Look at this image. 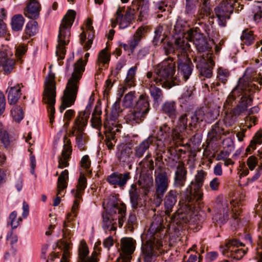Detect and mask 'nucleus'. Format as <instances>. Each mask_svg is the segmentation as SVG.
Returning <instances> with one entry per match:
<instances>
[{
    "instance_id": "obj_1",
    "label": "nucleus",
    "mask_w": 262,
    "mask_h": 262,
    "mask_svg": "<svg viewBox=\"0 0 262 262\" xmlns=\"http://www.w3.org/2000/svg\"><path fill=\"white\" fill-rule=\"evenodd\" d=\"M163 220L161 217L154 218L146 235L147 241L142 246L144 262H154L156 256L163 252V239L165 235Z\"/></svg>"
},
{
    "instance_id": "obj_2",
    "label": "nucleus",
    "mask_w": 262,
    "mask_h": 262,
    "mask_svg": "<svg viewBox=\"0 0 262 262\" xmlns=\"http://www.w3.org/2000/svg\"><path fill=\"white\" fill-rule=\"evenodd\" d=\"M85 64L81 58L75 63L74 71L69 79L63 92L62 103L59 107L61 113L74 103L79 89V81L84 71Z\"/></svg>"
},
{
    "instance_id": "obj_3",
    "label": "nucleus",
    "mask_w": 262,
    "mask_h": 262,
    "mask_svg": "<svg viewBox=\"0 0 262 262\" xmlns=\"http://www.w3.org/2000/svg\"><path fill=\"white\" fill-rule=\"evenodd\" d=\"M115 200L116 199L113 197L112 199H110L107 201L106 207L108 211L102 214V226L106 233L116 230L117 220L119 226L121 227L125 217L126 206L123 204L116 203Z\"/></svg>"
},
{
    "instance_id": "obj_4",
    "label": "nucleus",
    "mask_w": 262,
    "mask_h": 262,
    "mask_svg": "<svg viewBox=\"0 0 262 262\" xmlns=\"http://www.w3.org/2000/svg\"><path fill=\"white\" fill-rule=\"evenodd\" d=\"M175 63L170 58L158 64L155 69V76L152 79L156 84L163 88L170 89L179 84V80L174 77Z\"/></svg>"
},
{
    "instance_id": "obj_5",
    "label": "nucleus",
    "mask_w": 262,
    "mask_h": 262,
    "mask_svg": "<svg viewBox=\"0 0 262 262\" xmlns=\"http://www.w3.org/2000/svg\"><path fill=\"white\" fill-rule=\"evenodd\" d=\"M76 12L72 10H68L63 18L60 25L56 46V55L58 59L64 58L66 53V46L70 42L71 37V28L74 21Z\"/></svg>"
},
{
    "instance_id": "obj_6",
    "label": "nucleus",
    "mask_w": 262,
    "mask_h": 262,
    "mask_svg": "<svg viewBox=\"0 0 262 262\" xmlns=\"http://www.w3.org/2000/svg\"><path fill=\"white\" fill-rule=\"evenodd\" d=\"M255 88V85L251 82L247 83L244 79H240L236 87L228 96L226 102L230 103L236 97L242 95L241 102L237 107V110L240 113L244 112L249 105H251L252 99L250 97V92H253Z\"/></svg>"
},
{
    "instance_id": "obj_7",
    "label": "nucleus",
    "mask_w": 262,
    "mask_h": 262,
    "mask_svg": "<svg viewBox=\"0 0 262 262\" xmlns=\"http://www.w3.org/2000/svg\"><path fill=\"white\" fill-rule=\"evenodd\" d=\"M56 83L55 74L50 71L44 82V90L43 92V102L48 106L50 121L52 123L55 113L54 104L56 96Z\"/></svg>"
},
{
    "instance_id": "obj_8",
    "label": "nucleus",
    "mask_w": 262,
    "mask_h": 262,
    "mask_svg": "<svg viewBox=\"0 0 262 262\" xmlns=\"http://www.w3.org/2000/svg\"><path fill=\"white\" fill-rule=\"evenodd\" d=\"M149 110L148 97L146 95H141L134 108L125 116L126 121L132 124L141 122Z\"/></svg>"
},
{
    "instance_id": "obj_9",
    "label": "nucleus",
    "mask_w": 262,
    "mask_h": 262,
    "mask_svg": "<svg viewBox=\"0 0 262 262\" xmlns=\"http://www.w3.org/2000/svg\"><path fill=\"white\" fill-rule=\"evenodd\" d=\"M89 116V111L79 113L72 127V134L76 137V144L81 150L84 149V144L86 140V134L84 130L88 123Z\"/></svg>"
},
{
    "instance_id": "obj_10",
    "label": "nucleus",
    "mask_w": 262,
    "mask_h": 262,
    "mask_svg": "<svg viewBox=\"0 0 262 262\" xmlns=\"http://www.w3.org/2000/svg\"><path fill=\"white\" fill-rule=\"evenodd\" d=\"M155 192L154 203L156 207L161 205L163 196L167 191L170 180L167 172L162 171L156 173L155 177Z\"/></svg>"
},
{
    "instance_id": "obj_11",
    "label": "nucleus",
    "mask_w": 262,
    "mask_h": 262,
    "mask_svg": "<svg viewBox=\"0 0 262 262\" xmlns=\"http://www.w3.org/2000/svg\"><path fill=\"white\" fill-rule=\"evenodd\" d=\"M244 245L236 239H231L221 247L224 255L230 256L236 259H241L247 252V249L243 248Z\"/></svg>"
},
{
    "instance_id": "obj_12",
    "label": "nucleus",
    "mask_w": 262,
    "mask_h": 262,
    "mask_svg": "<svg viewBox=\"0 0 262 262\" xmlns=\"http://www.w3.org/2000/svg\"><path fill=\"white\" fill-rule=\"evenodd\" d=\"M207 176V172L203 170H198L194 180L191 182L187 190L189 194L193 193L197 201H201L203 196L202 187Z\"/></svg>"
},
{
    "instance_id": "obj_13",
    "label": "nucleus",
    "mask_w": 262,
    "mask_h": 262,
    "mask_svg": "<svg viewBox=\"0 0 262 262\" xmlns=\"http://www.w3.org/2000/svg\"><path fill=\"white\" fill-rule=\"evenodd\" d=\"M193 61L196 63V67L200 70L201 75L210 78L212 75V68L214 64L211 54H207L206 56H195Z\"/></svg>"
},
{
    "instance_id": "obj_14",
    "label": "nucleus",
    "mask_w": 262,
    "mask_h": 262,
    "mask_svg": "<svg viewBox=\"0 0 262 262\" xmlns=\"http://www.w3.org/2000/svg\"><path fill=\"white\" fill-rule=\"evenodd\" d=\"M219 6L215 8V13L218 19L219 24L221 27H225L227 19H229L230 15L233 11V4L236 0H222Z\"/></svg>"
},
{
    "instance_id": "obj_15",
    "label": "nucleus",
    "mask_w": 262,
    "mask_h": 262,
    "mask_svg": "<svg viewBox=\"0 0 262 262\" xmlns=\"http://www.w3.org/2000/svg\"><path fill=\"white\" fill-rule=\"evenodd\" d=\"M12 55V51L7 46L0 50V71L5 75L10 74L14 68L15 61L11 58Z\"/></svg>"
},
{
    "instance_id": "obj_16",
    "label": "nucleus",
    "mask_w": 262,
    "mask_h": 262,
    "mask_svg": "<svg viewBox=\"0 0 262 262\" xmlns=\"http://www.w3.org/2000/svg\"><path fill=\"white\" fill-rule=\"evenodd\" d=\"M232 212V217L236 220L238 219L240 213V203L237 200H232L229 203H225L222 204L223 217H219L221 223L225 222L229 217V212Z\"/></svg>"
},
{
    "instance_id": "obj_17",
    "label": "nucleus",
    "mask_w": 262,
    "mask_h": 262,
    "mask_svg": "<svg viewBox=\"0 0 262 262\" xmlns=\"http://www.w3.org/2000/svg\"><path fill=\"white\" fill-rule=\"evenodd\" d=\"M146 77L148 80H145L146 87L149 89L154 102L159 104L163 99L164 96L162 91L159 88L157 87L154 83V81L151 79L153 77V74L151 72H148L146 74Z\"/></svg>"
},
{
    "instance_id": "obj_18",
    "label": "nucleus",
    "mask_w": 262,
    "mask_h": 262,
    "mask_svg": "<svg viewBox=\"0 0 262 262\" xmlns=\"http://www.w3.org/2000/svg\"><path fill=\"white\" fill-rule=\"evenodd\" d=\"M69 179V171L65 169L60 173L57 180L56 198L54 200L53 205L58 206L61 201V197L64 195L63 190L67 188L68 186V180Z\"/></svg>"
},
{
    "instance_id": "obj_19",
    "label": "nucleus",
    "mask_w": 262,
    "mask_h": 262,
    "mask_svg": "<svg viewBox=\"0 0 262 262\" xmlns=\"http://www.w3.org/2000/svg\"><path fill=\"white\" fill-rule=\"evenodd\" d=\"M188 36L190 41H193L199 52H204L209 49L206 38L203 35L193 30L188 31Z\"/></svg>"
},
{
    "instance_id": "obj_20",
    "label": "nucleus",
    "mask_w": 262,
    "mask_h": 262,
    "mask_svg": "<svg viewBox=\"0 0 262 262\" xmlns=\"http://www.w3.org/2000/svg\"><path fill=\"white\" fill-rule=\"evenodd\" d=\"M78 259L77 262H98L97 257L98 253L95 251L91 256H88L89 248L84 241H81L79 247Z\"/></svg>"
},
{
    "instance_id": "obj_21",
    "label": "nucleus",
    "mask_w": 262,
    "mask_h": 262,
    "mask_svg": "<svg viewBox=\"0 0 262 262\" xmlns=\"http://www.w3.org/2000/svg\"><path fill=\"white\" fill-rule=\"evenodd\" d=\"M187 171L184 167V164L180 162L177 166L174 172L173 186L176 188L183 187L187 180Z\"/></svg>"
},
{
    "instance_id": "obj_22",
    "label": "nucleus",
    "mask_w": 262,
    "mask_h": 262,
    "mask_svg": "<svg viewBox=\"0 0 262 262\" xmlns=\"http://www.w3.org/2000/svg\"><path fill=\"white\" fill-rule=\"evenodd\" d=\"M130 178V176L129 172L124 173L116 172L108 176L107 178V181L115 187H122L126 184L127 181Z\"/></svg>"
},
{
    "instance_id": "obj_23",
    "label": "nucleus",
    "mask_w": 262,
    "mask_h": 262,
    "mask_svg": "<svg viewBox=\"0 0 262 262\" xmlns=\"http://www.w3.org/2000/svg\"><path fill=\"white\" fill-rule=\"evenodd\" d=\"M193 70V66L190 58L185 55L183 59H179L178 71L183 76L184 80L186 81L191 75Z\"/></svg>"
},
{
    "instance_id": "obj_24",
    "label": "nucleus",
    "mask_w": 262,
    "mask_h": 262,
    "mask_svg": "<svg viewBox=\"0 0 262 262\" xmlns=\"http://www.w3.org/2000/svg\"><path fill=\"white\" fill-rule=\"evenodd\" d=\"M132 149L127 145L121 144L117 146L116 156L120 163H129L132 160Z\"/></svg>"
},
{
    "instance_id": "obj_25",
    "label": "nucleus",
    "mask_w": 262,
    "mask_h": 262,
    "mask_svg": "<svg viewBox=\"0 0 262 262\" xmlns=\"http://www.w3.org/2000/svg\"><path fill=\"white\" fill-rule=\"evenodd\" d=\"M41 7L38 2L35 0H30L24 9V15L31 19H37L39 16Z\"/></svg>"
},
{
    "instance_id": "obj_26",
    "label": "nucleus",
    "mask_w": 262,
    "mask_h": 262,
    "mask_svg": "<svg viewBox=\"0 0 262 262\" xmlns=\"http://www.w3.org/2000/svg\"><path fill=\"white\" fill-rule=\"evenodd\" d=\"M177 191L174 189L169 190L164 199L165 213L169 216L173 210V208L177 202Z\"/></svg>"
},
{
    "instance_id": "obj_27",
    "label": "nucleus",
    "mask_w": 262,
    "mask_h": 262,
    "mask_svg": "<svg viewBox=\"0 0 262 262\" xmlns=\"http://www.w3.org/2000/svg\"><path fill=\"white\" fill-rule=\"evenodd\" d=\"M124 10L123 8H119L117 9L115 18L111 19L113 28L118 25L120 29H123L129 25L130 21L123 14Z\"/></svg>"
},
{
    "instance_id": "obj_28",
    "label": "nucleus",
    "mask_w": 262,
    "mask_h": 262,
    "mask_svg": "<svg viewBox=\"0 0 262 262\" xmlns=\"http://www.w3.org/2000/svg\"><path fill=\"white\" fill-rule=\"evenodd\" d=\"M111 56L107 52L106 48L101 50L98 54L96 61V69L97 74H99L101 71L105 68L110 60Z\"/></svg>"
},
{
    "instance_id": "obj_29",
    "label": "nucleus",
    "mask_w": 262,
    "mask_h": 262,
    "mask_svg": "<svg viewBox=\"0 0 262 262\" xmlns=\"http://www.w3.org/2000/svg\"><path fill=\"white\" fill-rule=\"evenodd\" d=\"M121 248L122 252L125 254V256H121V257H127L130 258L131 255L135 248L134 242L132 238L124 237L121 240Z\"/></svg>"
},
{
    "instance_id": "obj_30",
    "label": "nucleus",
    "mask_w": 262,
    "mask_h": 262,
    "mask_svg": "<svg viewBox=\"0 0 262 262\" xmlns=\"http://www.w3.org/2000/svg\"><path fill=\"white\" fill-rule=\"evenodd\" d=\"M72 147L69 144H66L63 146V148L61 155L58 158V166L59 168H63L69 165V160L72 152Z\"/></svg>"
},
{
    "instance_id": "obj_31",
    "label": "nucleus",
    "mask_w": 262,
    "mask_h": 262,
    "mask_svg": "<svg viewBox=\"0 0 262 262\" xmlns=\"http://www.w3.org/2000/svg\"><path fill=\"white\" fill-rule=\"evenodd\" d=\"M145 32V28L144 27H140L137 30L133 37L128 40V45L132 53L134 52L135 48L137 47L139 42L143 37Z\"/></svg>"
},
{
    "instance_id": "obj_32",
    "label": "nucleus",
    "mask_w": 262,
    "mask_h": 262,
    "mask_svg": "<svg viewBox=\"0 0 262 262\" xmlns=\"http://www.w3.org/2000/svg\"><path fill=\"white\" fill-rule=\"evenodd\" d=\"M187 118L186 114L182 115L179 118L177 129L172 130V138L173 140L180 139V132L184 130L187 126Z\"/></svg>"
},
{
    "instance_id": "obj_33",
    "label": "nucleus",
    "mask_w": 262,
    "mask_h": 262,
    "mask_svg": "<svg viewBox=\"0 0 262 262\" xmlns=\"http://www.w3.org/2000/svg\"><path fill=\"white\" fill-rule=\"evenodd\" d=\"M189 38L188 36V31L182 37H179L176 39L174 45L177 50H180L182 52H186L190 50V45L189 43Z\"/></svg>"
},
{
    "instance_id": "obj_34",
    "label": "nucleus",
    "mask_w": 262,
    "mask_h": 262,
    "mask_svg": "<svg viewBox=\"0 0 262 262\" xmlns=\"http://www.w3.org/2000/svg\"><path fill=\"white\" fill-rule=\"evenodd\" d=\"M152 136H150L143 140L135 148V155L137 158H141L149 148L152 142Z\"/></svg>"
},
{
    "instance_id": "obj_35",
    "label": "nucleus",
    "mask_w": 262,
    "mask_h": 262,
    "mask_svg": "<svg viewBox=\"0 0 262 262\" xmlns=\"http://www.w3.org/2000/svg\"><path fill=\"white\" fill-rule=\"evenodd\" d=\"M162 112L171 119H175L178 113L176 104L173 101H166L162 106Z\"/></svg>"
},
{
    "instance_id": "obj_36",
    "label": "nucleus",
    "mask_w": 262,
    "mask_h": 262,
    "mask_svg": "<svg viewBox=\"0 0 262 262\" xmlns=\"http://www.w3.org/2000/svg\"><path fill=\"white\" fill-rule=\"evenodd\" d=\"M8 100L10 105L16 103L20 97V87L19 85L10 88L8 92Z\"/></svg>"
},
{
    "instance_id": "obj_37",
    "label": "nucleus",
    "mask_w": 262,
    "mask_h": 262,
    "mask_svg": "<svg viewBox=\"0 0 262 262\" xmlns=\"http://www.w3.org/2000/svg\"><path fill=\"white\" fill-rule=\"evenodd\" d=\"M118 118H114L113 116H109L106 118L104 123V127L106 132L117 133L120 132V126L118 122Z\"/></svg>"
},
{
    "instance_id": "obj_38",
    "label": "nucleus",
    "mask_w": 262,
    "mask_h": 262,
    "mask_svg": "<svg viewBox=\"0 0 262 262\" xmlns=\"http://www.w3.org/2000/svg\"><path fill=\"white\" fill-rule=\"evenodd\" d=\"M86 187V178L84 174H81L78 179L76 189H73L72 193L74 197H82Z\"/></svg>"
},
{
    "instance_id": "obj_39",
    "label": "nucleus",
    "mask_w": 262,
    "mask_h": 262,
    "mask_svg": "<svg viewBox=\"0 0 262 262\" xmlns=\"http://www.w3.org/2000/svg\"><path fill=\"white\" fill-rule=\"evenodd\" d=\"M137 71V64L131 67L128 70L124 80V84L129 88L134 87L136 85V75Z\"/></svg>"
},
{
    "instance_id": "obj_40",
    "label": "nucleus",
    "mask_w": 262,
    "mask_h": 262,
    "mask_svg": "<svg viewBox=\"0 0 262 262\" xmlns=\"http://www.w3.org/2000/svg\"><path fill=\"white\" fill-rule=\"evenodd\" d=\"M38 31V23L34 20L29 21L26 25L25 30V35L24 36L26 39L34 36Z\"/></svg>"
},
{
    "instance_id": "obj_41",
    "label": "nucleus",
    "mask_w": 262,
    "mask_h": 262,
    "mask_svg": "<svg viewBox=\"0 0 262 262\" xmlns=\"http://www.w3.org/2000/svg\"><path fill=\"white\" fill-rule=\"evenodd\" d=\"M133 6L138 11H140V15H143L147 13L149 8L148 0H134L132 2Z\"/></svg>"
},
{
    "instance_id": "obj_42",
    "label": "nucleus",
    "mask_w": 262,
    "mask_h": 262,
    "mask_svg": "<svg viewBox=\"0 0 262 262\" xmlns=\"http://www.w3.org/2000/svg\"><path fill=\"white\" fill-rule=\"evenodd\" d=\"M138 184L146 194L152 186L153 180L152 177L149 176H142L138 181Z\"/></svg>"
},
{
    "instance_id": "obj_43",
    "label": "nucleus",
    "mask_w": 262,
    "mask_h": 262,
    "mask_svg": "<svg viewBox=\"0 0 262 262\" xmlns=\"http://www.w3.org/2000/svg\"><path fill=\"white\" fill-rule=\"evenodd\" d=\"M25 19L22 15H14L11 20V27L13 30L18 31L20 30L24 24Z\"/></svg>"
},
{
    "instance_id": "obj_44",
    "label": "nucleus",
    "mask_w": 262,
    "mask_h": 262,
    "mask_svg": "<svg viewBox=\"0 0 262 262\" xmlns=\"http://www.w3.org/2000/svg\"><path fill=\"white\" fill-rule=\"evenodd\" d=\"M225 134L223 123L221 121L217 122L212 127L209 135L211 138H220L222 135Z\"/></svg>"
},
{
    "instance_id": "obj_45",
    "label": "nucleus",
    "mask_w": 262,
    "mask_h": 262,
    "mask_svg": "<svg viewBox=\"0 0 262 262\" xmlns=\"http://www.w3.org/2000/svg\"><path fill=\"white\" fill-rule=\"evenodd\" d=\"M129 193L132 206L134 208H136L138 207V201L139 200V194L136 185L132 184L131 185Z\"/></svg>"
},
{
    "instance_id": "obj_46",
    "label": "nucleus",
    "mask_w": 262,
    "mask_h": 262,
    "mask_svg": "<svg viewBox=\"0 0 262 262\" xmlns=\"http://www.w3.org/2000/svg\"><path fill=\"white\" fill-rule=\"evenodd\" d=\"M171 130L166 124L160 126L159 131L157 134L156 138L159 141H164L170 136Z\"/></svg>"
},
{
    "instance_id": "obj_47",
    "label": "nucleus",
    "mask_w": 262,
    "mask_h": 262,
    "mask_svg": "<svg viewBox=\"0 0 262 262\" xmlns=\"http://www.w3.org/2000/svg\"><path fill=\"white\" fill-rule=\"evenodd\" d=\"M59 247L63 250V255L61 259L60 262H69L67 258L69 255V249L70 247L69 243L66 240H60L58 243Z\"/></svg>"
},
{
    "instance_id": "obj_48",
    "label": "nucleus",
    "mask_w": 262,
    "mask_h": 262,
    "mask_svg": "<svg viewBox=\"0 0 262 262\" xmlns=\"http://www.w3.org/2000/svg\"><path fill=\"white\" fill-rule=\"evenodd\" d=\"M205 118V115L202 110L196 111L191 117V122L190 125L194 126L198 123L202 122Z\"/></svg>"
},
{
    "instance_id": "obj_49",
    "label": "nucleus",
    "mask_w": 262,
    "mask_h": 262,
    "mask_svg": "<svg viewBox=\"0 0 262 262\" xmlns=\"http://www.w3.org/2000/svg\"><path fill=\"white\" fill-rule=\"evenodd\" d=\"M241 39L244 43L247 45H251L254 39L252 31L249 30H244L241 36Z\"/></svg>"
},
{
    "instance_id": "obj_50",
    "label": "nucleus",
    "mask_w": 262,
    "mask_h": 262,
    "mask_svg": "<svg viewBox=\"0 0 262 262\" xmlns=\"http://www.w3.org/2000/svg\"><path fill=\"white\" fill-rule=\"evenodd\" d=\"M76 215V214L73 212L69 213L67 214L66 219L63 222V237L64 238H67L69 234V230L67 227H71V226L69 223L72 222Z\"/></svg>"
},
{
    "instance_id": "obj_51",
    "label": "nucleus",
    "mask_w": 262,
    "mask_h": 262,
    "mask_svg": "<svg viewBox=\"0 0 262 262\" xmlns=\"http://www.w3.org/2000/svg\"><path fill=\"white\" fill-rule=\"evenodd\" d=\"M136 98V92L135 91L129 92L125 95L123 99V105L126 107H129L132 106Z\"/></svg>"
},
{
    "instance_id": "obj_52",
    "label": "nucleus",
    "mask_w": 262,
    "mask_h": 262,
    "mask_svg": "<svg viewBox=\"0 0 262 262\" xmlns=\"http://www.w3.org/2000/svg\"><path fill=\"white\" fill-rule=\"evenodd\" d=\"M262 143V130L257 132L253 140L251 141L250 145L247 148L246 150H250L251 149H255L256 144H260Z\"/></svg>"
},
{
    "instance_id": "obj_53",
    "label": "nucleus",
    "mask_w": 262,
    "mask_h": 262,
    "mask_svg": "<svg viewBox=\"0 0 262 262\" xmlns=\"http://www.w3.org/2000/svg\"><path fill=\"white\" fill-rule=\"evenodd\" d=\"M144 168L152 170L154 168V161L151 159V155L148 154L139 164Z\"/></svg>"
},
{
    "instance_id": "obj_54",
    "label": "nucleus",
    "mask_w": 262,
    "mask_h": 262,
    "mask_svg": "<svg viewBox=\"0 0 262 262\" xmlns=\"http://www.w3.org/2000/svg\"><path fill=\"white\" fill-rule=\"evenodd\" d=\"M11 115L13 119L17 122H20L24 118L22 108L18 106H15L11 110Z\"/></svg>"
},
{
    "instance_id": "obj_55",
    "label": "nucleus",
    "mask_w": 262,
    "mask_h": 262,
    "mask_svg": "<svg viewBox=\"0 0 262 262\" xmlns=\"http://www.w3.org/2000/svg\"><path fill=\"white\" fill-rule=\"evenodd\" d=\"M220 114V107H215L213 109V110H210L208 113H207L205 116V118L206 121L208 122H211L215 119H217V117Z\"/></svg>"
},
{
    "instance_id": "obj_56",
    "label": "nucleus",
    "mask_w": 262,
    "mask_h": 262,
    "mask_svg": "<svg viewBox=\"0 0 262 262\" xmlns=\"http://www.w3.org/2000/svg\"><path fill=\"white\" fill-rule=\"evenodd\" d=\"M9 222L13 229L17 228L21 222V217H17V213L16 211H13L9 215Z\"/></svg>"
},
{
    "instance_id": "obj_57",
    "label": "nucleus",
    "mask_w": 262,
    "mask_h": 262,
    "mask_svg": "<svg viewBox=\"0 0 262 262\" xmlns=\"http://www.w3.org/2000/svg\"><path fill=\"white\" fill-rule=\"evenodd\" d=\"M230 76V73L227 69L220 68L217 71V78L223 83H225Z\"/></svg>"
},
{
    "instance_id": "obj_58",
    "label": "nucleus",
    "mask_w": 262,
    "mask_h": 262,
    "mask_svg": "<svg viewBox=\"0 0 262 262\" xmlns=\"http://www.w3.org/2000/svg\"><path fill=\"white\" fill-rule=\"evenodd\" d=\"M202 4L201 5V9L199 10L200 14L202 15V17L204 16H207L210 13V7L209 5V0H202Z\"/></svg>"
},
{
    "instance_id": "obj_59",
    "label": "nucleus",
    "mask_w": 262,
    "mask_h": 262,
    "mask_svg": "<svg viewBox=\"0 0 262 262\" xmlns=\"http://www.w3.org/2000/svg\"><path fill=\"white\" fill-rule=\"evenodd\" d=\"M0 140L5 147L9 145V139L8 133L3 129L2 123L0 122Z\"/></svg>"
},
{
    "instance_id": "obj_60",
    "label": "nucleus",
    "mask_w": 262,
    "mask_h": 262,
    "mask_svg": "<svg viewBox=\"0 0 262 262\" xmlns=\"http://www.w3.org/2000/svg\"><path fill=\"white\" fill-rule=\"evenodd\" d=\"M253 19L255 21H259L262 18V6H255L252 8Z\"/></svg>"
},
{
    "instance_id": "obj_61",
    "label": "nucleus",
    "mask_w": 262,
    "mask_h": 262,
    "mask_svg": "<svg viewBox=\"0 0 262 262\" xmlns=\"http://www.w3.org/2000/svg\"><path fill=\"white\" fill-rule=\"evenodd\" d=\"M223 146L224 149L232 152L234 149V142L230 138H227L223 141Z\"/></svg>"
},
{
    "instance_id": "obj_62",
    "label": "nucleus",
    "mask_w": 262,
    "mask_h": 262,
    "mask_svg": "<svg viewBox=\"0 0 262 262\" xmlns=\"http://www.w3.org/2000/svg\"><path fill=\"white\" fill-rule=\"evenodd\" d=\"M91 124L93 128L100 130L102 126L101 117L92 116L91 119Z\"/></svg>"
},
{
    "instance_id": "obj_63",
    "label": "nucleus",
    "mask_w": 262,
    "mask_h": 262,
    "mask_svg": "<svg viewBox=\"0 0 262 262\" xmlns=\"http://www.w3.org/2000/svg\"><path fill=\"white\" fill-rule=\"evenodd\" d=\"M121 112L120 106V103L116 101L113 105L110 116H113L114 118H118L119 113Z\"/></svg>"
},
{
    "instance_id": "obj_64",
    "label": "nucleus",
    "mask_w": 262,
    "mask_h": 262,
    "mask_svg": "<svg viewBox=\"0 0 262 262\" xmlns=\"http://www.w3.org/2000/svg\"><path fill=\"white\" fill-rule=\"evenodd\" d=\"M135 7L133 6V4L132 6L129 7H128L124 16L130 21L134 18V16L136 14V13L138 11L136 9H135Z\"/></svg>"
}]
</instances>
